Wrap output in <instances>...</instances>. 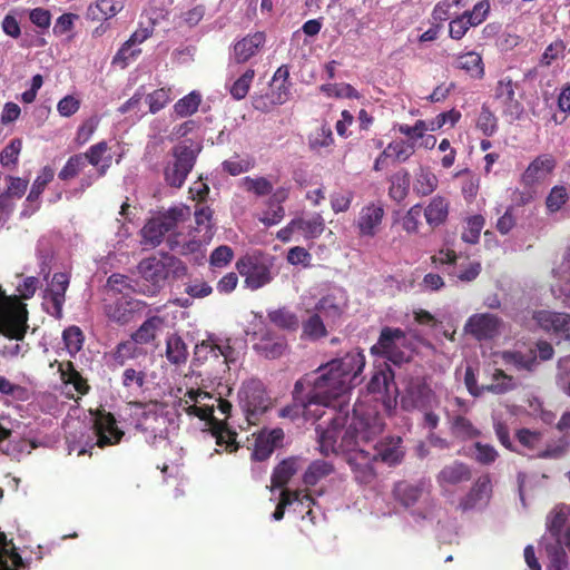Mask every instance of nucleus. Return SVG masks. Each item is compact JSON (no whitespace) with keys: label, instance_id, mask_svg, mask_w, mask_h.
Returning a JSON list of instances; mask_svg holds the SVG:
<instances>
[{"label":"nucleus","instance_id":"69168bd1","mask_svg":"<svg viewBox=\"0 0 570 570\" xmlns=\"http://www.w3.org/2000/svg\"><path fill=\"white\" fill-rule=\"evenodd\" d=\"M117 9L112 0H98L88 8V16L94 20H105L114 17Z\"/></svg>","mask_w":570,"mask_h":570},{"label":"nucleus","instance_id":"3c124183","mask_svg":"<svg viewBox=\"0 0 570 570\" xmlns=\"http://www.w3.org/2000/svg\"><path fill=\"white\" fill-rule=\"evenodd\" d=\"M202 102V97L198 92L191 91L185 97L180 98L174 105V111L178 117H187L194 115Z\"/></svg>","mask_w":570,"mask_h":570},{"label":"nucleus","instance_id":"1a4fd4ad","mask_svg":"<svg viewBox=\"0 0 570 570\" xmlns=\"http://www.w3.org/2000/svg\"><path fill=\"white\" fill-rule=\"evenodd\" d=\"M198 150L191 145L179 144L173 148L174 160L168 163L164 169V177L167 185L180 188L194 168Z\"/></svg>","mask_w":570,"mask_h":570},{"label":"nucleus","instance_id":"393cba45","mask_svg":"<svg viewBox=\"0 0 570 570\" xmlns=\"http://www.w3.org/2000/svg\"><path fill=\"white\" fill-rule=\"evenodd\" d=\"M254 348L266 358L274 360L284 354L287 348V342L284 336L267 331L261 336L259 342L254 345Z\"/></svg>","mask_w":570,"mask_h":570},{"label":"nucleus","instance_id":"4c0bfd02","mask_svg":"<svg viewBox=\"0 0 570 570\" xmlns=\"http://www.w3.org/2000/svg\"><path fill=\"white\" fill-rule=\"evenodd\" d=\"M333 472L334 466L332 463L324 460H315L306 469L303 475V482L308 487H314Z\"/></svg>","mask_w":570,"mask_h":570},{"label":"nucleus","instance_id":"0eeeda50","mask_svg":"<svg viewBox=\"0 0 570 570\" xmlns=\"http://www.w3.org/2000/svg\"><path fill=\"white\" fill-rule=\"evenodd\" d=\"M190 208L186 205H178L150 218L141 229L144 244L151 247L160 245L164 236L174 230L179 223L189 219Z\"/></svg>","mask_w":570,"mask_h":570},{"label":"nucleus","instance_id":"a19ab883","mask_svg":"<svg viewBox=\"0 0 570 570\" xmlns=\"http://www.w3.org/2000/svg\"><path fill=\"white\" fill-rule=\"evenodd\" d=\"M267 317L275 326L286 330L296 331L299 326V320L295 313L287 307L268 311Z\"/></svg>","mask_w":570,"mask_h":570},{"label":"nucleus","instance_id":"7c9ffc66","mask_svg":"<svg viewBox=\"0 0 570 570\" xmlns=\"http://www.w3.org/2000/svg\"><path fill=\"white\" fill-rule=\"evenodd\" d=\"M301 459L291 456L278 463L272 474V488H284L301 469Z\"/></svg>","mask_w":570,"mask_h":570},{"label":"nucleus","instance_id":"9b49d317","mask_svg":"<svg viewBox=\"0 0 570 570\" xmlns=\"http://www.w3.org/2000/svg\"><path fill=\"white\" fill-rule=\"evenodd\" d=\"M434 393L421 377L409 380L401 396V406L405 411L428 410L432 406Z\"/></svg>","mask_w":570,"mask_h":570},{"label":"nucleus","instance_id":"a211bd4d","mask_svg":"<svg viewBox=\"0 0 570 570\" xmlns=\"http://www.w3.org/2000/svg\"><path fill=\"white\" fill-rule=\"evenodd\" d=\"M284 431L281 428L273 430H262L255 439L252 459L257 462L267 460L276 448L282 446Z\"/></svg>","mask_w":570,"mask_h":570},{"label":"nucleus","instance_id":"c85d7f7f","mask_svg":"<svg viewBox=\"0 0 570 570\" xmlns=\"http://www.w3.org/2000/svg\"><path fill=\"white\" fill-rule=\"evenodd\" d=\"M345 308V303L342 296L336 294H327L322 297L315 306L317 313L323 315L327 322L336 323Z\"/></svg>","mask_w":570,"mask_h":570},{"label":"nucleus","instance_id":"4468645a","mask_svg":"<svg viewBox=\"0 0 570 570\" xmlns=\"http://www.w3.org/2000/svg\"><path fill=\"white\" fill-rule=\"evenodd\" d=\"M532 318L544 332L570 341V314L540 309L533 312Z\"/></svg>","mask_w":570,"mask_h":570},{"label":"nucleus","instance_id":"2f4dec72","mask_svg":"<svg viewBox=\"0 0 570 570\" xmlns=\"http://www.w3.org/2000/svg\"><path fill=\"white\" fill-rule=\"evenodd\" d=\"M165 325V317L153 315L149 316L142 324L131 334V340L138 344L151 343L160 328Z\"/></svg>","mask_w":570,"mask_h":570},{"label":"nucleus","instance_id":"72a5a7b5","mask_svg":"<svg viewBox=\"0 0 570 570\" xmlns=\"http://www.w3.org/2000/svg\"><path fill=\"white\" fill-rule=\"evenodd\" d=\"M439 185L436 175L429 168L421 166L415 173L413 191L420 196L425 197L431 195Z\"/></svg>","mask_w":570,"mask_h":570},{"label":"nucleus","instance_id":"412c9836","mask_svg":"<svg viewBox=\"0 0 570 570\" xmlns=\"http://www.w3.org/2000/svg\"><path fill=\"white\" fill-rule=\"evenodd\" d=\"M68 286L69 276L66 273H55L51 284L47 289L51 303V309H48V313L57 320L62 317V306L66 301Z\"/></svg>","mask_w":570,"mask_h":570},{"label":"nucleus","instance_id":"f8f14e48","mask_svg":"<svg viewBox=\"0 0 570 570\" xmlns=\"http://www.w3.org/2000/svg\"><path fill=\"white\" fill-rule=\"evenodd\" d=\"M94 430L97 435V445L105 448L120 442L124 431L117 426V421L112 413L104 409H97L94 413Z\"/></svg>","mask_w":570,"mask_h":570},{"label":"nucleus","instance_id":"6e6552de","mask_svg":"<svg viewBox=\"0 0 570 570\" xmlns=\"http://www.w3.org/2000/svg\"><path fill=\"white\" fill-rule=\"evenodd\" d=\"M272 263L261 253L246 254L236 262V269L250 291H257L273 281Z\"/></svg>","mask_w":570,"mask_h":570},{"label":"nucleus","instance_id":"bf43d9fd","mask_svg":"<svg viewBox=\"0 0 570 570\" xmlns=\"http://www.w3.org/2000/svg\"><path fill=\"white\" fill-rule=\"evenodd\" d=\"M138 343L130 341L120 342L117 344L114 353L112 358L114 361L122 366L128 360L136 358L139 355V348Z\"/></svg>","mask_w":570,"mask_h":570},{"label":"nucleus","instance_id":"a878e982","mask_svg":"<svg viewBox=\"0 0 570 570\" xmlns=\"http://www.w3.org/2000/svg\"><path fill=\"white\" fill-rule=\"evenodd\" d=\"M449 207L450 204L445 197L434 196L423 210L426 224L432 229L443 225L449 216Z\"/></svg>","mask_w":570,"mask_h":570},{"label":"nucleus","instance_id":"e2e57ef3","mask_svg":"<svg viewBox=\"0 0 570 570\" xmlns=\"http://www.w3.org/2000/svg\"><path fill=\"white\" fill-rule=\"evenodd\" d=\"M85 166V156L81 154L73 155L67 160L62 169L59 171L58 177L61 180H70L78 176Z\"/></svg>","mask_w":570,"mask_h":570},{"label":"nucleus","instance_id":"5fc2aeb1","mask_svg":"<svg viewBox=\"0 0 570 570\" xmlns=\"http://www.w3.org/2000/svg\"><path fill=\"white\" fill-rule=\"evenodd\" d=\"M482 272V265L479 261H468L458 266V271L449 273L450 276L456 277L462 283H471L475 281Z\"/></svg>","mask_w":570,"mask_h":570},{"label":"nucleus","instance_id":"dca6fc26","mask_svg":"<svg viewBox=\"0 0 570 570\" xmlns=\"http://www.w3.org/2000/svg\"><path fill=\"white\" fill-rule=\"evenodd\" d=\"M501 320L493 314L482 313L469 317L464 331L478 341L491 340L499 334Z\"/></svg>","mask_w":570,"mask_h":570},{"label":"nucleus","instance_id":"13d9d810","mask_svg":"<svg viewBox=\"0 0 570 570\" xmlns=\"http://www.w3.org/2000/svg\"><path fill=\"white\" fill-rule=\"evenodd\" d=\"M493 383L484 389L495 394H503L515 387L513 377L508 375L503 370L497 368L492 375Z\"/></svg>","mask_w":570,"mask_h":570},{"label":"nucleus","instance_id":"338daca9","mask_svg":"<svg viewBox=\"0 0 570 570\" xmlns=\"http://www.w3.org/2000/svg\"><path fill=\"white\" fill-rule=\"evenodd\" d=\"M423 213L422 205H413L402 218V227L409 234H415L419 232L421 225V216Z\"/></svg>","mask_w":570,"mask_h":570},{"label":"nucleus","instance_id":"e433bc0d","mask_svg":"<svg viewBox=\"0 0 570 570\" xmlns=\"http://www.w3.org/2000/svg\"><path fill=\"white\" fill-rule=\"evenodd\" d=\"M452 435L461 441H468L480 436L481 432L463 415H455L450 422Z\"/></svg>","mask_w":570,"mask_h":570},{"label":"nucleus","instance_id":"0e129e2a","mask_svg":"<svg viewBox=\"0 0 570 570\" xmlns=\"http://www.w3.org/2000/svg\"><path fill=\"white\" fill-rule=\"evenodd\" d=\"M22 149V140L20 138L12 139L0 153V164L3 167H14Z\"/></svg>","mask_w":570,"mask_h":570},{"label":"nucleus","instance_id":"473e14b6","mask_svg":"<svg viewBox=\"0 0 570 570\" xmlns=\"http://www.w3.org/2000/svg\"><path fill=\"white\" fill-rule=\"evenodd\" d=\"M292 226H296V230L301 232L306 239H315L323 234L325 222L321 214L315 213L308 218L297 217L292 219Z\"/></svg>","mask_w":570,"mask_h":570},{"label":"nucleus","instance_id":"5701e85b","mask_svg":"<svg viewBox=\"0 0 570 570\" xmlns=\"http://www.w3.org/2000/svg\"><path fill=\"white\" fill-rule=\"evenodd\" d=\"M554 167L556 160L551 155H540L529 164L521 176V181L524 186H532L552 173Z\"/></svg>","mask_w":570,"mask_h":570},{"label":"nucleus","instance_id":"f3484780","mask_svg":"<svg viewBox=\"0 0 570 570\" xmlns=\"http://www.w3.org/2000/svg\"><path fill=\"white\" fill-rule=\"evenodd\" d=\"M517 82L510 77L500 79L495 86V98L503 107V114L513 119H519L523 112L521 102L515 98Z\"/></svg>","mask_w":570,"mask_h":570},{"label":"nucleus","instance_id":"423d86ee","mask_svg":"<svg viewBox=\"0 0 570 570\" xmlns=\"http://www.w3.org/2000/svg\"><path fill=\"white\" fill-rule=\"evenodd\" d=\"M185 411L188 415L197 416L207 422L208 431L218 446L224 448L229 453L238 450L237 433L228 426L225 420H218L214 416V403H194L188 405Z\"/></svg>","mask_w":570,"mask_h":570},{"label":"nucleus","instance_id":"bb28decb","mask_svg":"<svg viewBox=\"0 0 570 570\" xmlns=\"http://www.w3.org/2000/svg\"><path fill=\"white\" fill-rule=\"evenodd\" d=\"M55 363L58 364V372L63 384L72 385L80 395H86L89 392L90 385L71 361L58 362L56 360Z\"/></svg>","mask_w":570,"mask_h":570},{"label":"nucleus","instance_id":"864d4df0","mask_svg":"<svg viewBox=\"0 0 570 570\" xmlns=\"http://www.w3.org/2000/svg\"><path fill=\"white\" fill-rule=\"evenodd\" d=\"M515 436L521 445L537 453L543 445V433L540 431L523 428L517 431Z\"/></svg>","mask_w":570,"mask_h":570},{"label":"nucleus","instance_id":"39448f33","mask_svg":"<svg viewBox=\"0 0 570 570\" xmlns=\"http://www.w3.org/2000/svg\"><path fill=\"white\" fill-rule=\"evenodd\" d=\"M238 405L248 428L259 423L261 417L272 407V399L262 381L250 379L238 391Z\"/></svg>","mask_w":570,"mask_h":570},{"label":"nucleus","instance_id":"6e6d98bb","mask_svg":"<svg viewBox=\"0 0 570 570\" xmlns=\"http://www.w3.org/2000/svg\"><path fill=\"white\" fill-rule=\"evenodd\" d=\"M55 170L50 166H46L42 168L41 173L35 179L29 195L27 197L28 202H36L40 198L43 193L46 186L53 179Z\"/></svg>","mask_w":570,"mask_h":570},{"label":"nucleus","instance_id":"c756f323","mask_svg":"<svg viewBox=\"0 0 570 570\" xmlns=\"http://www.w3.org/2000/svg\"><path fill=\"white\" fill-rule=\"evenodd\" d=\"M165 356L171 365L178 366L187 362L188 347L179 334L171 333L167 335Z\"/></svg>","mask_w":570,"mask_h":570},{"label":"nucleus","instance_id":"09e8293b","mask_svg":"<svg viewBox=\"0 0 570 570\" xmlns=\"http://www.w3.org/2000/svg\"><path fill=\"white\" fill-rule=\"evenodd\" d=\"M107 286L120 294L124 292L137 293V288H140V281L132 279L124 274L114 273L108 277Z\"/></svg>","mask_w":570,"mask_h":570},{"label":"nucleus","instance_id":"de8ad7c7","mask_svg":"<svg viewBox=\"0 0 570 570\" xmlns=\"http://www.w3.org/2000/svg\"><path fill=\"white\" fill-rule=\"evenodd\" d=\"M485 219L482 215H473L465 220V227L462 232L461 239L464 243L474 245L480 239L481 230L483 229Z\"/></svg>","mask_w":570,"mask_h":570},{"label":"nucleus","instance_id":"052dcab7","mask_svg":"<svg viewBox=\"0 0 570 570\" xmlns=\"http://www.w3.org/2000/svg\"><path fill=\"white\" fill-rule=\"evenodd\" d=\"M490 12V1L489 0H480L476 2L472 10H466L462 13V16L468 20L470 26L478 27L482 22H484Z\"/></svg>","mask_w":570,"mask_h":570},{"label":"nucleus","instance_id":"774afa93","mask_svg":"<svg viewBox=\"0 0 570 570\" xmlns=\"http://www.w3.org/2000/svg\"><path fill=\"white\" fill-rule=\"evenodd\" d=\"M66 347L71 355L78 353L83 343V334L78 326H70L62 333Z\"/></svg>","mask_w":570,"mask_h":570},{"label":"nucleus","instance_id":"6ab92c4d","mask_svg":"<svg viewBox=\"0 0 570 570\" xmlns=\"http://www.w3.org/2000/svg\"><path fill=\"white\" fill-rule=\"evenodd\" d=\"M384 214V207L380 202L364 206L356 219L358 235L362 237H374L379 232Z\"/></svg>","mask_w":570,"mask_h":570},{"label":"nucleus","instance_id":"aec40b11","mask_svg":"<svg viewBox=\"0 0 570 570\" xmlns=\"http://www.w3.org/2000/svg\"><path fill=\"white\" fill-rule=\"evenodd\" d=\"M492 493V483L489 474L481 475L476 479L470 491L459 503L462 511H469L482 503H487Z\"/></svg>","mask_w":570,"mask_h":570},{"label":"nucleus","instance_id":"ddd939ff","mask_svg":"<svg viewBox=\"0 0 570 570\" xmlns=\"http://www.w3.org/2000/svg\"><path fill=\"white\" fill-rule=\"evenodd\" d=\"M146 307L144 301L120 297L105 306V314L110 322L122 326L135 321Z\"/></svg>","mask_w":570,"mask_h":570},{"label":"nucleus","instance_id":"8fccbe9b","mask_svg":"<svg viewBox=\"0 0 570 570\" xmlns=\"http://www.w3.org/2000/svg\"><path fill=\"white\" fill-rule=\"evenodd\" d=\"M230 347H223L214 342V340L208 338L202 341L199 344L195 346V355L197 358L206 360L208 354H210L214 358H218L219 356L228 357V353L230 352Z\"/></svg>","mask_w":570,"mask_h":570},{"label":"nucleus","instance_id":"58836bf2","mask_svg":"<svg viewBox=\"0 0 570 570\" xmlns=\"http://www.w3.org/2000/svg\"><path fill=\"white\" fill-rule=\"evenodd\" d=\"M507 364L513 365L517 370L532 372L538 365L537 355L533 351L522 353L519 351H507L502 354Z\"/></svg>","mask_w":570,"mask_h":570},{"label":"nucleus","instance_id":"f257e3e1","mask_svg":"<svg viewBox=\"0 0 570 570\" xmlns=\"http://www.w3.org/2000/svg\"><path fill=\"white\" fill-rule=\"evenodd\" d=\"M346 421L347 415L338 412L332 419V425L321 432L320 445L325 453H346L347 463L358 483L370 484L375 480L373 464L376 462L389 466L402 462L404 450L400 436H385L375 441L385 425L375 407L356 403L347 425Z\"/></svg>","mask_w":570,"mask_h":570},{"label":"nucleus","instance_id":"20e7f679","mask_svg":"<svg viewBox=\"0 0 570 570\" xmlns=\"http://www.w3.org/2000/svg\"><path fill=\"white\" fill-rule=\"evenodd\" d=\"M412 343L406 333L399 327L384 326L371 353L392 362L395 365L407 363L412 358Z\"/></svg>","mask_w":570,"mask_h":570},{"label":"nucleus","instance_id":"2eb2a0df","mask_svg":"<svg viewBox=\"0 0 570 570\" xmlns=\"http://www.w3.org/2000/svg\"><path fill=\"white\" fill-rule=\"evenodd\" d=\"M370 393H380L384 397V403L387 407L396 404L399 390L394 381V372L389 365L384 368L375 371L367 384Z\"/></svg>","mask_w":570,"mask_h":570},{"label":"nucleus","instance_id":"49530a36","mask_svg":"<svg viewBox=\"0 0 570 570\" xmlns=\"http://www.w3.org/2000/svg\"><path fill=\"white\" fill-rule=\"evenodd\" d=\"M567 45L562 39H556L547 46L539 59V66L549 68L552 63L559 59H563L566 56Z\"/></svg>","mask_w":570,"mask_h":570},{"label":"nucleus","instance_id":"680f3d73","mask_svg":"<svg viewBox=\"0 0 570 570\" xmlns=\"http://www.w3.org/2000/svg\"><path fill=\"white\" fill-rule=\"evenodd\" d=\"M245 190L255 194L258 197L271 195L273 191L272 183L265 177H245L243 178Z\"/></svg>","mask_w":570,"mask_h":570},{"label":"nucleus","instance_id":"cd10ccee","mask_svg":"<svg viewBox=\"0 0 570 570\" xmlns=\"http://www.w3.org/2000/svg\"><path fill=\"white\" fill-rule=\"evenodd\" d=\"M109 150L106 141H99L88 148L83 154L85 161L97 167L99 176H105L108 168L111 166V156L107 155Z\"/></svg>","mask_w":570,"mask_h":570},{"label":"nucleus","instance_id":"c9c22d12","mask_svg":"<svg viewBox=\"0 0 570 570\" xmlns=\"http://www.w3.org/2000/svg\"><path fill=\"white\" fill-rule=\"evenodd\" d=\"M564 547V543L560 541L546 544L544 550L548 558L547 570H567L568 556Z\"/></svg>","mask_w":570,"mask_h":570},{"label":"nucleus","instance_id":"f03ea898","mask_svg":"<svg viewBox=\"0 0 570 570\" xmlns=\"http://www.w3.org/2000/svg\"><path fill=\"white\" fill-rule=\"evenodd\" d=\"M350 391L351 389L337 372L325 363L297 380L292 394L295 405L302 409V414L307 420L311 417L320 420L325 414L318 409L312 410V406L328 409L331 416L327 428H330L332 419L341 411L347 415L346 425L350 423L352 415L348 413V406L342 401Z\"/></svg>","mask_w":570,"mask_h":570},{"label":"nucleus","instance_id":"37998d69","mask_svg":"<svg viewBox=\"0 0 570 570\" xmlns=\"http://www.w3.org/2000/svg\"><path fill=\"white\" fill-rule=\"evenodd\" d=\"M422 491L423 489L420 485L400 482L394 488V495L402 505L410 508L419 501Z\"/></svg>","mask_w":570,"mask_h":570},{"label":"nucleus","instance_id":"a18cd8bd","mask_svg":"<svg viewBox=\"0 0 570 570\" xmlns=\"http://www.w3.org/2000/svg\"><path fill=\"white\" fill-rule=\"evenodd\" d=\"M327 335L324 322L318 313H314L302 324V336L317 341Z\"/></svg>","mask_w":570,"mask_h":570},{"label":"nucleus","instance_id":"9d476101","mask_svg":"<svg viewBox=\"0 0 570 570\" xmlns=\"http://www.w3.org/2000/svg\"><path fill=\"white\" fill-rule=\"evenodd\" d=\"M338 376L345 381L352 390L363 381V370L365 367V355L358 348L345 353L342 357H336L327 362Z\"/></svg>","mask_w":570,"mask_h":570},{"label":"nucleus","instance_id":"4be33fe9","mask_svg":"<svg viewBox=\"0 0 570 570\" xmlns=\"http://www.w3.org/2000/svg\"><path fill=\"white\" fill-rule=\"evenodd\" d=\"M472 472L470 466L461 461H453L446 464L436 475V481L441 488L456 485L470 481Z\"/></svg>","mask_w":570,"mask_h":570},{"label":"nucleus","instance_id":"79ce46f5","mask_svg":"<svg viewBox=\"0 0 570 570\" xmlns=\"http://www.w3.org/2000/svg\"><path fill=\"white\" fill-rule=\"evenodd\" d=\"M298 500L301 502H303V500L312 501V495L309 493L303 494L301 490L292 491L288 489H283L281 492L279 501L275 508V511L273 512L274 520H282L285 514V509Z\"/></svg>","mask_w":570,"mask_h":570},{"label":"nucleus","instance_id":"f704fd0d","mask_svg":"<svg viewBox=\"0 0 570 570\" xmlns=\"http://www.w3.org/2000/svg\"><path fill=\"white\" fill-rule=\"evenodd\" d=\"M389 196L396 203L403 202L410 189V173L402 168L394 173L390 179Z\"/></svg>","mask_w":570,"mask_h":570},{"label":"nucleus","instance_id":"ea45409f","mask_svg":"<svg viewBox=\"0 0 570 570\" xmlns=\"http://www.w3.org/2000/svg\"><path fill=\"white\" fill-rule=\"evenodd\" d=\"M456 67L464 70L473 78H482L484 75V66L481 55L470 51L461 55L456 59Z\"/></svg>","mask_w":570,"mask_h":570},{"label":"nucleus","instance_id":"603ef678","mask_svg":"<svg viewBox=\"0 0 570 570\" xmlns=\"http://www.w3.org/2000/svg\"><path fill=\"white\" fill-rule=\"evenodd\" d=\"M173 100V91L169 87H163L148 94L146 102L149 106V111L156 114L164 109Z\"/></svg>","mask_w":570,"mask_h":570},{"label":"nucleus","instance_id":"b1692460","mask_svg":"<svg viewBox=\"0 0 570 570\" xmlns=\"http://www.w3.org/2000/svg\"><path fill=\"white\" fill-rule=\"evenodd\" d=\"M264 32L257 31L247 35L234 45V59L237 63H244L256 55L258 49L265 43Z\"/></svg>","mask_w":570,"mask_h":570},{"label":"nucleus","instance_id":"c03bdc74","mask_svg":"<svg viewBox=\"0 0 570 570\" xmlns=\"http://www.w3.org/2000/svg\"><path fill=\"white\" fill-rule=\"evenodd\" d=\"M475 127L485 137H492L499 129L498 118L490 107L485 104L482 105L480 114L475 120Z\"/></svg>","mask_w":570,"mask_h":570},{"label":"nucleus","instance_id":"7ed1b4c3","mask_svg":"<svg viewBox=\"0 0 570 570\" xmlns=\"http://www.w3.org/2000/svg\"><path fill=\"white\" fill-rule=\"evenodd\" d=\"M137 269L140 275V288H137V294L146 296H155L168 279H181L188 273L181 259L167 253L144 258Z\"/></svg>","mask_w":570,"mask_h":570},{"label":"nucleus","instance_id":"4d7b16f0","mask_svg":"<svg viewBox=\"0 0 570 570\" xmlns=\"http://www.w3.org/2000/svg\"><path fill=\"white\" fill-rule=\"evenodd\" d=\"M255 77V70L249 68L247 69L238 79L234 81V83L229 88V94L235 100L244 99L250 88L253 79Z\"/></svg>","mask_w":570,"mask_h":570}]
</instances>
